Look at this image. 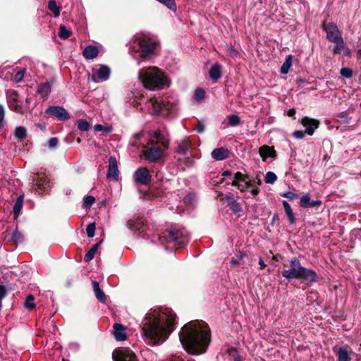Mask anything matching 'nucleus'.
Masks as SVG:
<instances>
[{
	"instance_id": "de8ad7c7",
	"label": "nucleus",
	"mask_w": 361,
	"mask_h": 361,
	"mask_svg": "<svg viewBox=\"0 0 361 361\" xmlns=\"http://www.w3.org/2000/svg\"><path fill=\"white\" fill-rule=\"evenodd\" d=\"M310 200H310V195L308 194H305V195H302L300 197V207H304V208L309 207Z\"/></svg>"
},
{
	"instance_id": "423d86ee",
	"label": "nucleus",
	"mask_w": 361,
	"mask_h": 361,
	"mask_svg": "<svg viewBox=\"0 0 361 361\" xmlns=\"http://www.w3.org/2000/svg\"><path fill=\"white\" fill-rule=\"evenodd\" d=\"M139 78L144 87L150 90H161L167 82L164 73L154 66L142 68L139 72Z\"/></svg>"
},
{
	"instance_id": "774afa93",
	"label": "nucleus",
	"mask_w": 361,
	"mask_h": 361,
	"mask_svg": "<svg viewBox=\"0 0 361 361\" xmlns=\"http://www.w3.org/2000/svg\"><path fill=\"white\" fill-rule=\"evenodd\" d=\"M234 361H242L239 356H236L234 358Z\"/></svg>"
},
{
	"instance_id": "1a4fd4ad",
	"label": "nucleus",
	"mask_w": 361,
	"mask_h": 361,
	"mask_svg": "<svg viewBox=\"0 0 361 361\" xmlns=\"http://www.w3.org/2000/svg\"><path fill=\"white\" fill-rule=\"evenodd\" d=\"M323 30L326 32V39L329 42H336L342 37L341 31L337 25L333 22L324 21L322 25Z\"/></svg>"
},
{
	"instance_id": "e2e57ef3",
	"label": "nucleus",
	"mask_w": 361,
	"mask_h": 361,
	"mask_svg": "<svg viewBox=\"0 0 361 361\" xmlns=\"http://www.w3.org/2000/svg\"><path fill=\"white\" fill-rule=\"evenodd\" d=\"M94 129L95 131H102L104 130V127L101 124H96L94 126Z\"/></svg>"
},
{
	"instance_id": "0e129e2a",
	"label": "nucleus",
	"mask_w": 361,
	"mask_h": 361,
	"mask_svg": "<svg viewBox=\"0 0 361 361\" xmlns=\"http://www.w3.org/2000/svg\"><path fill=\"white\" fill-rule=\"evenodd\" d=\"M259 264L261 269H264L266 267V264L262 257L259 259Z\"/></svg>"
},
{
	"instance_id": "ea45409f",
	"label": "nucleus",
	"mask_w": 361,
	"mask_h": 361,
	"mask_svg": "<svg viewBox=\"0 0 361 361\" xmlns=\"http://www.w3.org/2000/svg\"><path fill=\"white\" fill-rule=\"evenodd\" d=\"M24 306L28 310H33L35 307V297L32 294H29L25 299Z\"/></svg>"
},
{
	"instance_id": "2f4dec72",
	"label": "nucleus",
	"mask_w": 361,
	"mask_h": 361,
	"mask_svg": "<svg viewBox=\"0 0 361 361\" xmlns=\"http://www.w3.org/2000/svg\"><path fill=\"white\" fill-rule=\"evenodd\" d=\"M23 201H24V197H23V195H20L15 204H14V206H13V214H14V219H17L20 213V211L23 208Z\"/></svg>"
},
{
	"instance_id": "4c0bfd02",
	"label": "nucleus",
	"mask_w": 361,
	"mask_h": 361,
	"mask_svg": "<svg viewBox=\"0 0 361 361\" xmlns=\"http://www.w3.org/2000/svg\"><path fill=\"white\" fill-rule=\"evenodd\" d=\"M14 135L16 138L23 140L27 136V130L23 126L17 127L15 129Z\"/></svg>"
},
{
	"instance_id": "79ce46f5",
	"label": "nucleus",
	"mask_w": 361,
	"mask_h": 361,
	"mask_svg": "<svg viewBox=\"0 0 361 361\" xmlns=\"http://www.w3.org/2000/svg\"><path fill=\"white\" fill-rule=\"evenodd\" d=\"M204 91L201 88H198L195 90L194 93L193 99L196 102L200 103L203 101L204 98Z\"/></svg>"
},
{
	"instance_id": "052dcab7",
	"label": "nucleus",
	"mask_w": 361,
	"mask_h": 361,
	"mask_svg": "<svg viewBox=\"0 0 361 361\" xmlns=\"http://www.w3.org/2000/svg\"><path fill=\"white\" fill-rule=\"evenodd\" d=\"M322 204L321 200H310L309 207H315Z\"/></svg>"
},
{
	"instance_id": "cd10ccee",
	"label": "nucleus",
	"mask_w": 361,
	"mask_h": 361,
	"mask_svg": "<svg viewBox=\"0 0 361 361\" xmlns=\"http://www.w3.org/2000/svg\"><path fill=\"white\" fill-rule=\"evenodd\" d=\"M226 200L229 208L234 214H237L242 212L241 206L232 196H226Z\"/></svg>"
},
{
	"instance_id": "20e7f679",
	"label": "nucleus",
	"mask_w": 361,
	"mask_h": 361,
	"mask_svg": "<svg viewBox=\"0 0 361 361\" xmlns=\"http://www.w3.org/2000/svg\"><path fill=\"white\" fill-rule=\"evenodd\" d=\"M281 275L288 281L302 279L311 283L318 281L317 274L313 269L302 267L300 261L297 257L290 259L288 269L283 270Z\"/></svg>"
},
{
	"instance_id": "338daca9",
	"label": "nucleus",
	"mask_w": 361,
	"mask_h": 361,
	"mask_svg": "<svg viewBox=\"0 0 361 361\" xmlns=\"http://www.w3.org/2000/svg\"><path fill=\"white\" fill-rule=\"evenodd\" d=\"M196 130L198 133H202L204 131V127L202 126H201L197 128Z\"/></svg>"
},
{
	"instance_id": "b1692460",
	"label": "nucleus",
	"mask_w": 361,
	"mask_h": 361,
	"mask_svg": "<svg viewBox=\"0 0 361 361\" xmlns=\"http://www.w3.org/2000/svg\"><path fill=\"white\" fill-rule=\"evenodd\" d=\"M51 91V84L49 82L41 83L38 86L37 92L43 99H47Z\"/></svg>"
},
{
	"instance_id": "680f3d73",
	"label": "nucleus",
	"mask_w": 361,
	"mask_h": 361,
	"mask_svg": "<svg viewBox=\"0 0 361 361\" xmlns=\"http://www.w3.org/2000/svg\"><path fill=\"white\" fill-rule=\"evenodd\" d=\"M5 116V111L4 106L0 104V123H3Z\"/></svg>"
},
{
	"instance_id": "e433bc0d",
	"label": "nucleus",
	"mask_w": 361,
	"mask_h": 361,
	"mask_svg": "<svg viewBox=\"0 0 361 361\" xmlns=\"http://www.w3.org/2000/svg\"><path fill=\"white\" fill-rule=\"evenodd\" d=\"M48 8L53 12L54 17H59L60 15V8L56 5L55 0H49L48 2Z\"/></svg>"
},
{
	"instance_id": "7ed1b4c3",
	"label": "nucleus",
	"mask_w": 361,
	"mask_h": 361,
	"mask_svg": "<svg viewBox=\"0 0 361 361\" xmlns=\"http://www.w3.org/2000/svg\"><path fill=\"white\" fill-rule=\"evenodd\" d=\"M158 42L149 35L137 33L129 42V52L133 57L145 60L154 54Z\"/></svg>"
},
{
	"instance_id": "dca6fc26",
	"label": "nucleus",
	"mask_w": 361,
	"mask_h": 361,
	"mask_svg": "<svg viewBox=\"0 0 361 361\" xmlns=\"http://www.w3.org/2000/svg\"><path fill=\"white\" fill-rule=\"evenodd\" d=\"M143 154L146 160L150 162H156L162 157V152L157 146H145Z\"/></svg>"
},
{
	"instance_id": "f8f14e48",
	"label": "nucleus",
	"mask_w": 361,
	"mask_h": 361,
	"mask_svg": "<svg viewBox=\"0 0 361 361\" xmlns=\"http://www.w3.org/2000/svg\"><path fill=\"white\" fill-rule=\"evenodd\" d=\"M112 357L114 361H138L135 354L128 348L115 350Z\"/></svg>"
},
{
	"instance_id": "9d476101",
	"label": "nucleus",
	"mask_w": 361,
	"mask_h": 361,
	"mask_svg": "<svg viewBox=\"0 0 361 361\" xmlns=\"http://www.w3.org/2000/svg\"><path fill=\"white\" fill-rule=\"evenodd\" d=\"M8 103L9 108L12 111L18 114H23L28 109L27 106L23 105L21 101L19 100L18 94L16 91L12 92L9 94L8 97Z\"/></svg>"
},
{
	"instance_id": "9b49d317",
	"label": "nucleus",
	"mask_w": 361,
	"mask_h": 361,
	"mask_svg": "<svg viewBox=\"0 0 361 361\" xmlns=\"http://www.w3.org/2000/svg\"><path fill=\"white\" fill-rule=\"evenodd\" d=\"M111 74L110 68L105 65H99L92 69L91 79L94 82H101L107 80Z\"/></svg>"
},
{
	"instance_id": "4d7b16f0",
	"label": "nucleus",
	"mask_w": 361,
	"mask_h": 361,
	"mask_svg": "<svg viewBox=\"0 0 361 361\" xmlns=\"http://www.w3.org/2000/svg\"><path fill=\"white\" fill-rule=\"evenodd\" d=\"M7 290L3 285H0V300L4 298L6 295Z\"/></svg>"
},
{
	"instance_id": "0eeeda50",
	"label": "nucleus",
	"mask_w": 361,
	"mask_h": 361,
	"mask_svg": "<svg viewBox=\"0 0 361 361\" xmlns=\"http://www.w3.org/2000/svg\"><path fill=\"white\" fill-rule=\"evenodd\" d=\"M262 184V181L259 177H255L252 180L250 179L247 174L243 173L238 171L234 175V180L232 182V185L236 187L241 192L247 190L250 187L259 188Z\"/></svg>"
},
{
	"instance_id": "6e6552de",
	"label": "nucleus",
	"mask_w": 361,
	"mask_h": 361,
	"mask_svg": "<svg viewBox=\"0 0 361 361\" xmlns=\"http://www.w3.org/2000/svg\"><path fill=\"white\" fill-rule=\"evenodd\" d=\"M140 102H139V104L141 105L142 102H145V108L150 114H156L158 113H163L164 111L167 112L170 109L169 103L162 100H158L152 97L145 99V97L142 94L140 95Z\"/></svg>"
},
{
	"instance_id": "bb28decb",
	"label": "nucleus",
	"mask_w": 361,
	"mask_h": 361,
	"mask_svg": "<svg viewBox=\"0 0 361 361\" xmlns=\"http://www.w3.org/2000/svg\"><path fill=\"white\" fill-rule=\"evenodd\" d=\"M92 284L96 298L99 301L104 303L106 300V297L103 290L100 289L99 283L96 281H93Z\"/></svg>"
},
{
	"instance_id": "a878e982",
	"label": "nucleus",
	"mask_w": 361,
	"mask_h": 361,
	"mask_svg": "<svg viewBox=\"0 0 361 361\" xmlns=\"http://www.w3.org/2000/svg\"><path fill=\"white\" fill-rule=\"evenodd\" d=\"M99 50L97 47L89 45L82 51L83 56L87 59H93L98 55Z\"/></svg>"
},
{
	"instance_id": "c756f323",
	"label": "nucleus",
	"mask_w": 361,
	"mask_h": 361,
	"mask_svg": "<svg viewBox=\"0 0 361 361\" xmlns=\"http://www.w3.org/2000/svg\"><path fill=\"white\" fill-rule=\"evenodd\" d=\"M128 226L134 232L140 231L144 228V222L140 219L130 220L128 222Z\"/></svg>"
},
{
	"instance_id": "c9c22d12",
	"label": "nucleus",
	"mask_w": 361,
	"mask_h": 361,
	"mask_svg": "<svg viewBox=\"0 0 361 361\" xmlns=\"http://www.w3.org/2000/svg\"><path fill=\"white\" fill-rule=\"evenodd\" d=\"M331 42L335 44L334 47V53L336 54H341V51L346 48L343 37H341L339 39L336 40V42Z\"/></svg>"
},
{
	"instance_id": "2eb2a0df",
	"label": "nucleus",
	"mask_w": 361,
	"mask_h": 361,
	"mask_svg": "<svg viewBox=\"0 0 361 361\" xmlns=\"http://www.w3.org/2000/svg\"><path fill=\"white\" fill-rule=\"evenodd\" d=\"M152 176L146 167H140L134 173V181L140 185H148L151 183Z\"/></svg>"
},
{
	"instance_id": "c85d7f7f",
	"label": "nucleus",
	"mask_w": 361,
	"mask_h": 361,
	"mask_svg": "<svg viewBox=\"0 0 361 361\" xmlns=\"http://www.w3.org/2000/svg\"><path fill=\"white\" fill-rule=\"evenodd\" d=\"M259 154L263 160L267 157H273L275 156V151L273 147L267 145H264L259 149Z\"/></svg>"
},
{
	"instance_id": "09e8293b",
	"label": "nucleus",
	"mask_w": 361,
	"mask_h": 361,
	"mask_svg": "<svg viewBox=\"0 0 361 361\" xmlns=\"http://www.w3.org/2000/svg\"><path fill=\"white\" fill-rule=\"evenodd\" d=\"M340 74L345 78H351L353 77V72L350 68L343 67L340 70Z\"/></svg>"
},
{
	"instance_id": "4be33fe9",
	"label": "nucleus",
	"mask_w": 361,
	"mask_h": 361,
	"mask_svg": "<svg viewBox=\"0 0 361 361\" xmlns=\"http://www.w3.org/2000/svg\"><path fill=\"white\" fill-rule=\"evenodd\" d=\"M222 67L221 66L216 63L212 66L209 71V75L212 80L217 81L221 77Z\"/></svg>"
},
{
	"instance_id": "6e6d98bb",
	"label": "nucleus",
	"mask_w": 361,
	"mask_h": 361,
	"mask_svg": "<svg viewBox=\"0 0 361 361\" xmlns=\"http://www.w3.org/2000/svg\"><path fill=\"white\" fill-rule=\"evenodd\" d=\"M305 132L302 130H295L293 133V136L296 139H302L304 137Z\"/></svg>"
},
{
	"instance_id": "8fccbe9b",
	"label": "nucleus",
	"mask_w": 361,
	"mask_h": 361,
	"mask_svg": "<svg viewBox=\"0 0 361 361\" xmlns=\"http://www.w3.org/2000/svg\"><path fill=\"white\" fill-rule=\"evenodd\" d=\"M95 230H96L95 223H90V224H89L87 226V228H86V233H87V237H89V238L94 237V233H95Z\"/></svg>"
},
{
	"instance_id": "864d4df0",
	"label": "nucleus",
	"mask_w": 361,
	"mask_h": 361,
	"mask_svg": "<svg viewBox=\"0 0 361 361\" xmlns=\"http://www.w3.org/2000/svg\"><path fill=\"white\" fill-rule=\"evenodd\" d=\"M281 197L288 198L290 200H293L298 198V195L291 191H286L280 194Z\"/></svg>"
},
{
	"instance_id": "a211bd4d",
	"label": "nucleus",
	"mask_w": 361,
	"mask_h": 361,
	"mask_svg": "<svg viewBox=\"0 0 361 361\" xmlns=\"http://www.w3.org/2000/svg\"><path fill=\"white\" fill-rule=\"evenodd\" d=\"M150 142L152 145L159 144L165 149L168 148L169 145L167 135L160 131H155L153 133Z\"/></svg>"
},
{
	"instance_id": "473e14b6",
	"label": "nucleus",
	"mask_w": 361,
	"mask_h": 361,
	"mask_svg": "<svg viewBox=\"0 0 361 361\" xmlns=\"http://www.w3.org/2000/svg\"><path fill=\"white\" fill-rule=\"evenodd\" d=\"M293 56L292 55H288L286 57L285 61L282 64L280 72L281 74H287L289 71L290 68L292 66Z\"/></svg>"
},
{
	"instance_id": "603ef678",
	"label": "nucleus",
	"mask_w": 361,
	"mask_h": 361,
	"mask_svg": "<svg viewBox=\"0 0 361 361\" xmlns=\"http://www.w3.org/2000/svg\"><path fill=\"white\" fill-rule=\"evenodd\" d=\"M23 236L18 230H16L15 231H13V233L12 234V240L15 243H20L23 241Z\"/></svg>"
},
{
	"instance_id": "f3484780",
	"label": "nucleus",
	"mask_w": 361,
	"mask_h": 361,
	"mask_svg": "<svg viewBox=\"0 0 361 361\" xmlns=\"http://www.w3.org/2000/svg\"><path fill=\"white\" fill-rule=\"evenodd\" d=\"M106 176L114 180H118L119 173L116 157H110L109 159V169Z\"/></svg>"
},
{
	"instance_id": "aec40b11",
	"label": "nucleus",
	"mask_w": 361,
	"mask_h": 361,
	"mask_svg": "<svg viewBox=\"0 0 361 361\" xmlns=\"http://www.w3.org/2000/svg\"><path fill=\"white\" fill-rule=\"evenodd\" d=\"M334 352L338 357V361H349L350 360V355L347 346H342L338 348H334Z\"/></svg>"
},
{
	"instance_id": "393cba45",
	"label": "nucleus",
	"mask_w": 361,
	"mask_h": 361,
	"mask_svg": "<svg viewBox=\"0 0 361 361\" xmlns=\"http://www.w3.org/2000/svg\"><path fill=\"white\" fill-rule=\"evenodd\" d=\"M282 204L284 208V211H285V213H286V215L288 222L290 224H295L296 221V219H295L294 213L293 212V209H292L290 204L287 201L283 200Z\"/></svg>"
},
{
	"instance_id": "58836bf2",
	"label": "nucleus",
	"mask_w": 361,
	"mask_h": 361,
	"mask_svg": "<svg viewBox=\"0 0 361 361\" xmlns=\"http://www.w3.org/2000/svg\"><path fill=\"white\" fill-rule=\"evenodd\" d=\"M228 123L230 126L234 127L240 125V117L235 114L228 115L227 116Z\"/></svg>"
},
{
	"instance_id": "69168bd1",
	"label": "nucleus",
	"mask_w": 361,
	"mask_h": 361,
	"mask_svg": "<svg viewBox=\"0 0 361 361\" xmlns=\"http://www.w3.org/2000/svg\"><path fill=\"white\" fill-rule=\"evenodd\" d=\"M231 175V172L230 171H228V170L224 171L222 173V176H224V177L229 176Z\"/></svg>"
},
{
	"instance_id": "412c9836",
	"label": "nucleus",
	"mask_w": 361,
	"mask_h": 361,
	"mask_svg": "<svg viewBox=\"0 0 361 361\" xmlns=\"http://www.w3.org/2000/svg\"><path fill=\"white\" fill-rule=\"evenodd\" d=\"M229 151L224 147H219L214 149L212 152V157L216 161H221L228 157Z\"/></svg>"
},
{
	"instance_id": "3c124183",
	"label": "nucleus",
	"mask_w": 361,
	"mask_h": 361,
	"mask_svg": "<svg viewBox=\"0 0 361 361\" xmlns=\"http://www.w3.org/2000/svg\"><path fill=\"white\" fill-rule=\"evenodd\" d=\"M95 201V198L92 195H88L83 199V207L85 208L90 207Z\"/></svg>"
},
{
	"instance_id": "a19ab883",
	"label": "nucleus",
	"mask_w": 361,
	"mask_h": 361,
	"mask_svg": "<svg viewBox=\"0 0 361 361\" xmlns=\"http://www.w3.org/2000/svg\"><path fill=\"white\" fill-rule=\"evenodd\" d=\"M245 256V253L242 251H238L235 253V256L234 257H232L231 260V263L233 266H237L240 264L242 262L243 257Z\"/></svg>"
},
{
	"instance_id": "c03bdc74",
	"label": "nucleus",
	"mask_w": 361,
	"mask_h": 361,
	"mask_svg": "<svg viewBox=\"0 0 361 361\" xmlns=\"http://www.w3.org/2000/svg\"><path fill=\"white\" fill-rule=\"evenodd\" d=\"M71 32L68 30L66 26L61 25L59 27V36L61 39H67L70 37Z\"/></svg>"
},
{
	"instance_id": "49530a36",
	"label": "nucleus",
	"mask_w": 361,
	"mask_h": 361,
	"mask_svg": "<svg viewBox=\"0 0 361 361\" xmlns=\"http://www.w3.org/2000/svg\"><path fill=\"white\" fill-rule=\"evenodd\" d=\"M277 179L276 175L271 171H269L265 175V183L273 184Z\"/></svg>"
},
{
	"instance_id": "bf43d9fd",
	"label": "nucleus",
	"mask_w": 361,
	"mask_h": 361,
	"mask_svg": "<svg viewBox=\"0 0 361 361\" xmlns=\"http://www.w3.org/2000/svg\"><path fill=\"white\" fill-rule=\"evenodd\" d=\"M252 189L250 190V193L251 195L255 197H256L259 192V189L257 186L256 187H250Z\"/></svg>"
},
{
	"instance_id": "13d9d810",
	"label": "nucleus",
	"mask_w": 361,
	"mask_h": 361,
	"mask_svg": "<svg viewBox=\"0 0 361 361\" xmlns=\"http://www.w3.org/2000/svg\"><path fill=\"white\" fill-rule=\"evenodd\" d=\"M58 138L56 137H51L49 140V147L50 148L55 147L58 144Z\"/></svg>"
},
{
	"instance_id": "5fc2aeb1",
	"label": "nucleus",
	"mask_w": 361,
	"mask_h": 361,
	"mask_svg": "<svg viewBox=\"0 0 361 361\" xmlns=\"http://www.w3.org/2000/svg\"><path fill=\"white\" fill-rule=\"evenodd\" d=\"M25 73V70H22L20 71L17 72L14 75L15 82L17 83L21 82L24 78Z\"/></svg>"
},
{
	"instance_id": "37998d69",
	"label": "nucleus",
	"mask_w": 361,
	"mask_h": 361,
	"mask_svg": "<svg viewBox=\"0 0 361 361\" xmlns=\"http://www.w3.org/2000/svg\"><path fill=\"white\" fill-rule=\"evenodd\" d=\"M77 126L80 130L85 132L89 130L90 125L87 121L85 119H80L78 121Z\"/></svg>"
},
{
	"instance_id": "f257e3e1",
	"label": "nucleus",
	"mask_w": 361,
	"mask_h": 361,
	"mask_svg": "<svg viewBox=\"0 0 361 361\" xmlns=\"http://www.w3.org/2000/svg\"><path fill=\"white\" fill-rule=\"evenodd\" d=\"M176 315L169 308L150 310L142 320L145 340L152 345L163 343L174 330Z\"/></svg>"
},
{
	"instance_id": "a18cd8bd",
	"label": "nucleus",
	"mask_w": 361,
	"mask_h": 361,
	"mask_svg": "<svg viewBox=\"0 0 361 361\" xmlns=\"http://www.w3.org/2000/svg\"><path fill=\"white\" fill-rule=\"evenodd\" d=\"M225 49L226 53L232 58H235L238 54V51L231 44H226Z\"/></svg>"
},
{
	"instance_id": "5701e85b",
	"label": "nucleus",
	"mask_w": 361,
	"mask_h": 361,
	"mask_svg": "<svg viewBox=\"0 0 361 361\" xmlns=\"http://www.w3.org/2000/svg\"><path fill=\"white\" fill-rule=\"evenodd\" d=\"M114 336L117 341H124L126 339V329L123 325L115 323L114 324Z\"/></svg>"
},
{
	"instance_id": "f03ea898",
	"label": "nucleus",
	"mask_w": 361,
	"mask_h": 361,
	"mask_svg": "<svg viewBox=\"0 0 361 361\" xmlns=\"http://www.w3.org/2000/svg\"><path fill=\"white\" fill-rule=\"evenodd\" d=\"M179 338L188 353L202 354L206 351L210 343V329L204 322H190L182 327Z\"/></svg>"
},
{
	"instance_id": "39448f33",
	"label": "nucleus",
	"mask_w": 361,
	"mask_h": 361,
	"mask_svg": "<svg viewBox=\"0 0 361 361\" xmlns=\"http://www.w3.org/2000/svg\"><path fill=\"white\" fill-rule=\"evenodd\" d=\"M159 243L166 250H173L185 246L188 242L187 231L183 228L171 227L161 235H157Z\"/></svg>"
},
{
	"instance_id": "72a5a7b5",
	"label": "nucleus",
	"mask_w": 361,
	"mask_h": 361,
	"mask_svg": "<svg viewBox=\"0 0 361 361\" xmlns=\"http://www.w3.org/2000/svg\"><path fill=\"white\" fill-rule=\"evenodd\" d=\"M13 75V69L10 67H4L0 71V78L8 81L12 79Z\"/></svg>"
},
{
	"instance_id": "ddd939ff",
	"label": "nucleus",
	"mask_w": 361,
	"mask_h": 361,
	"mask_svg": "<svg viewBox=\"0 0 361 361\" xmlns=\"http://www.w3.org/2000/svg\"><path fill=\"white\" fill-rule=\"evenodd\" d=\"M51 186V182L45 175L37 174L33 178L32 189L37 192L47 191Z\"/></svg>"
},
{
	"instance_id": "7c9ffc66",
	"label": "nucleus",
	"mask_w": 361,
	"mask_h": 361,
	"mask_svg": "<svg viewBox=\"0 0 361 361\" xmlns=\"http://www.w3.org/2000/svg\"><path fill=\"white\" fill-rule=\"evenodd\" d=\"M191 147V143L188 139H184L178 143L176 152L180 154H185Z\"/></svg>"
},
{
	"instance_id": "6ab92c4d",
	"label": "nucleus",
	"mask_w": 361,
	"mask_h": 361,
	"mask_svg": "<svg viewBox=\"0 0 361 361\" xmlns=\"http://www.w3.org/2000/svg\"><path fill=\"white\" fill-rule=\"evenodd\" d=\"M302 124L305 127V133L310 135H313L314 130L319 127V121L317 119L305 117L302 119Z\"/></svg>"
},
{
	"instance_id": "4468645a",
	"label": "nucleus",
	"mask_w": 361,
	"mask_h": 361,
	"mask_svg": "<svg viewBox=\"0 0 361 361\" xmlns=\"http://www.w3.org/2000/svg\"><path fill=\"white\" fill-rule=\"evenodd\" d=\"M45 114L56 118L59 121H67L70 118V114L60 106H50L45 110Z\"/></svg>"
},
{
	"instance_id": "f704fd0d",
	"label": "nucleus",
	"mask_w": 361,
	"mask_h": 361,
	"mask_svg": "<svg viewBox=\"0 0 361 361\" xmlns=\"http://www.w3.org/2000/svg\"><path fill=\"white\" fill-rule=\"evenodd\" d=\"M99 245H100V243H97L94 244L88 250V252L85 255L84 259H85V262H88L91 261L94 258V255L97 252V249H98Z\"/></svg>"
}]
</instances>
